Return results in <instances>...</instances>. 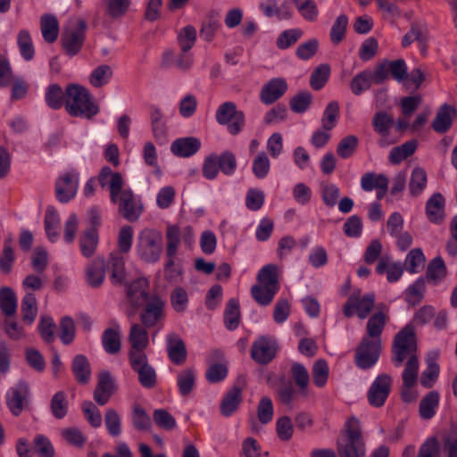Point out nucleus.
Listing matches in <instances>:
<instances>
[{"label":"nucleus","instance_id":"61","mask_svg":"<svg viewBox=\"0 0 457 457\" xmlns=\"http://www.w3.org/2000/svg\"><path fill=\"white\" fill-rule=\"evenodd\" d=\"M130 6V0H105V14L118 19L126 14Z\"/></svg>","mask_w":457,"mask_h":457},{"label":"nucleus","instance_id":"5","mask_svg":"<svg viewBox=\"0 0 457 457\" xmlns=\"http://www.w3.org/2000/svg\"><path fill=\"white\" fill-rule=\"evenodd\" d=\"M136 253L140 260L147 263L159 261L162 253V235L154 228H145L137 236Z\"/></svg>","mask_w":457,"mask_h":457},{"label":"nucleus","instance_id":"50","mask_svg":"<svg viewBox=\"0 0 457 457\" xmlns=\"http://www.w3.org/2000/svg\"><path fill=\"white\" fill-rule=\"evenodd\" d=\"M221 27L220 19L215 14H211L204 21L200 29V37L206 42H211L214 38L217 31Z\"/></svg>","mask_w":457,"mask_h":457},{"label":"nucleus","instance_id":"17","mask_svg":"<svg viewBox=\"0 0 457 457\" xmlns=\"http://www.w3.org/2000/svg\"><path fill=\"white\" fill-rule=\"evenodd\" d=\"M120 213L128 220L135 221L141 214V208L137 206L135 195L129 189H120L117 197Z\"/></svg>","mask_w":457,"mask_h":457},{"label":"nucleus","instance_id":"21","mask_svg":"<svg viewBox=\"0 0 457 457\" xmlns=\"http://www.w3.org/2000/svg\"><path fill=\"white\" fill-rule=\"evenodd\" d=\"M114 392V384L109 371H102L94 391V400L99 405H105Z\"/></svg>","mask_w":457,"mask_h":457},{"label":"nucleus","instance_id":"31","mask_svg":"<svg viewBox=\"0 0 457 457\" xmlns=\"http://www.w3.org/2000/svg\"><path fill=\"white\" fill-rule=\"evenodd\" d=\"M439 398V393L434 390L421 399L419 406V413L421 419L430 420L435 416L438 409Z\"/></svg>","mask_w":457,"mask_h":457},{"label":"nucleus","instance_id":"32","mask_svg":"<svg viewBox=\"0 0 457 457\" xmlns=\"http://www.w3.org/2000/svg\"><path fill=\"white\" fill-rule=\"evenodd\" d=\"M290 372L295 386L299 388V394L303 396H307V389L310 382L307 369L302 363L294 362L291 366Z\"/></svg>","mask_w":457,"mask_h":457},{"label":"nucleus","instance_id":"55","mask_svg":"<svg viewBox=\"0 0 457 457\" xmlns=\"http://www.w3.org/2000/svg\"><path fill=\"white\" fill-rule=\"evenodd\" d=\"M219 170L226 176H231L237 170V158L231 151H224L217 154Z\"/></svg>","mask_w":457,"mask_h":457},{"label":"nucleus","instance_id":"30","mask_svg":"<svg viewBox=\"0 0 457 457\" xmlns=\"http://www.w3.org/2000/svg\"><path fill=\"white\" fill-rule=\"evenodd\" d=\"M98 242V232H96L94 228L85 229L79 238L81 254L86 258L93 256L97 248Z\"/></svg>","mask_w":457,"mask_h":457},{"label":"nucleus","instance_id":"48","mask_svg":"<svg viewBox=\"0 0 457 457\" xmlns=\"http://www.w3.org/2000/svg\"><path fill=\"white\" fill-rule=\"evenodd\" d=\"M419 359L412 355L408 358L404 370L402 374L403 384L404 386H414L418 379Z\"/></svg>","mask_w":457,"mask_h":457},{"label":"nucleus","instance_id":"1","mask_svg":"<svg viewBox=\"0 0 457 457\" xmlns=\"http://www.w3.org/2000/svg\"><path fill=\"white\" fill-rule=\"evenodd\" d=\"M387 320V315L382 311L374 312L369 319L367 336L362 337L354 354L355 364L361 370L370 369L378 362L382 350L381 335Z\"/></svg>","mask_w":457,"mask_h":457},{"label":"nucleus","instance_id":"10","mask_svg":"<svg viewBox=\"0 0 457 457\" xmlns=\"http://www.w3.org/2000/svg\"><path fill=\"white\" fill-rule=\"evenodd\" d=\"M375 304L374 293H369L362 296L359 294H352L344 305L343 312L347 318L353 316L354 311L361 320L366 319Z\"/></svg>","mask_w":457,"mask_h":457},{"label":"nucleus","instance_id":"57","mask_svg":"<svg viewBox=\"0 0 457 457\" xmlns=\"http://www.w3.org/2000/svg\"><path fill=\"white\" fill-rule=\"evenodd\" d=\"M372 83L370 71L365 70L353 78L350 88L353 95L360 96L363 91L369 89Z\"/></svg>","mask_w":457,"mask_h":457},{"label":"nucleus","instance_id":"56","mask_svg":"<svg viewBox=\"0 0 457 457\" xmlns=\"http://www.w3.org/2000/svg\"><path fill=\"white\" fill-rule=\"evenodd\" d=\"M347 25L348 18L345 14H340L336 19L329 33L330 40L334 45H338L344 40L345 37Z\"/></svg>","mask_w":457,"mask_h":457},{"label":"nucleus","instance_id":"35","mask_svg":"<svg viewBox=\"0 0 457 457\" xmlns=\"http://www.w3.org/2000/svg\"><path fill=\"white\" fill-rule=\"evenodd\" d=\"M21 313L22 320L27 325H31L37 313V299L33 293H27L21 304Z\"/></svg>","mask_w":457,"mask_h":457},{"label":"nucleus","instance_id":"44","mask_svg":"<svg viewBox=\"0 0 457 457\" xmlns=\"http://www.w3.org/2000/svg\"><path fill=\"white\" fill-rule=\"evenodd\" d=\"M69 410V402L67 395L63 391L56 392L50 402V411L53 416L57 420L63 419Z\"/></svg>","mask_w":457,"mask_h":457},{"label":"nucleus","instance_id":"52","mask_svg":"<svg viewBox=\"0 0 457 457\" xmlns=\"http://www.w3.org/2000/svg\"><path fill=\"white\" fill-rule=\"evenodd\" d=\"M330 75V67L328 64L319 65L310 77V85L314 90H320L328 82Z\"/></svg>","mask_w":457,"mask_h":457},{"label":"nucleus","instance_id":"42","mask_svg":"<svg viewBox=\"0 0 457 457\" xmlns=\"http://www.w3.org/2000/svg\"><path fill=\"white\" fill-rule=\"evenodd\" d=\"M103 347L106 353L115 354L120 351V335L117 328H106L102 335Z\"/></svg>","mask_w":457,"mask_h":457},{"label":"nucleus","instance_id":"28","mask_svg":"<svg viewBox=\"0 0 457 457\" xmlns=\"http://www.w3.org/2000/svg\"><path fill=\"white\" fill-rule=\"evenodd\" d=\"M445 198L441 193H435L426 204V214L434 223H441L444 219Z\"/></svg>","mask_w":457,"mask_h":457},{"label":"nucleus","instance_id":"45","mask_svg":"<svg viewBox=\"0 0 457 457\" xmlns=\"http://www.w3.org/2000/svg\"><path fill=\"white\" fill-rule=\"evenodd\" d=\"M278 290V288L266 287L265 286L255 284L251 288V294L258 304L267 306L273 301Z\"/></svg>","mask_w":457,"mask_h":457},{"label":"nucleus","instance_id":"15","mask_svg":"<svg viewBox=\"0 0 457 457\" xmlns=\"http://www.w3.org/2000/svg\"><path fill=\"white\" fill-rule=\"evenodd\" d=\"M29 396V386L21 381L12 386L6 395V405L12 415L19 416L24 410Z\"/></svg>","mask_w":457,"mask_h":457},{"label":"nucleus","instance_id":"23","mask_svg":"<svg viewBox=\"0 0 457 457\" xmlns=\"http://www.w3.org/2000/svg\"><path fill=\"white\" fill-rule=\"evenodd\" d=\"M110 179V196L112 203H117L119 192L123 185L122 177L118 172H112V169L108 166L103 167L98 176V180L101 187H105Z\"/></svg>","mask_w":457,"mask_h":457},{"label":"nucleus","instance_id":"7","mask_svg":"<svg viewBox=\"0 0 457 457\" xmlns=\"http://www.w3.org/2000/svg\"><path fill=\"white\" fill-rule=\"evenodd\" d=\"M132 370L137 373L139 384L146 388L152 389L157 385V373L155 369L149 364L145 353L134 354L129 358Z\"/></svg>","mask_w":457,"mask_h":457},{"label":"nucleus","instance_id":"25","mask_svg":"<svg viewBox=\"0 0 457 457\" xmlns=\"http://www.w3.org/2000/svg\"><path fill=\"white\" fill-rule=\"evenodd\" d=\"M105 261L102 257H96L86 269V279L92 287H100L105 278Z\"/></svg>","mask_w":457,"mask_h":457},{"label":"nucleus","instance_id":"16","mask_svg":"<svg viewBox=\"0 0 457 457\" xmlns=\"http://www.w3.org/2000/svg\"><path fill=\"white\" fill-rule=\"evenodd\" d=\"M223 360V353L219 349L211 351L207 362L209 366L205 372V378L210 383H219L224 380L228 375V367L226 362H218Z\"/></svg>","mask_w":457,"mask_h":457},{"label":"nucleus","instance_id":"13","mask_svg":"<svg viewBox=\"0 0 457 457\" xmlns=\"http://www.w3.org/2000/svg\"><path fill=\"white\" fill-rule=\"evenodd\" d=\"M79 187V174L69 171L60 176L55 182V195L62 204H67L73 199Z\"/></svg>","mask_w":457,"mask_h":457},{"label":"nucleus","instance_id":"8","mask_svg":"<svg viewBox=\"0 0 457 457\" xmlns=\"http://www.w3.org/2000/svg\"><path fill=\"white\" fill-rule=\"evenodd\" d=\"M393 385V378L386 373L379 374L371 383L367 399L370 405L375 408L384 406L388 398Z\"/></svg>","mask_w":457,"mask_h":457},{"label":"nucleus","instance_id":"29","mask_svg":"<svg viewBox=\"0 0 457 457\" xmlns=\"http://www.w3.org/2000/svg\"><path fill=\"white\" fill-rule=\"evenodd\" d=\"M149 113L154 137L156 140L164 139L167 136L168 128L167 120L162 110L157 106L152 105L149 109Z\"/></svg>","mask_w":457,"mask_h":457},{"label":"nucleus","instance_id":"46","mask_svg":"<svg viewBox=\"0 0 457 457\" xmlns=\"http://www.w3.org/2000/svg\"><path fill=\"white\" fill-rule=\"evenodd\" d=\"M340 109L339 104L337 101H331L326 106L322 118L321 127L327 131L332 130L337 123L339 118Z\"/></svg>","mask_w":457,"mask_h":457},{"label":"nucleus","instance_id":"11","mask_svg":"<svg viewBox=\"0 0 457 457\" xmlns=\"http://www.w3.org/2000/svg\"><path fill=\"white\" fill-rule=\"evenodd\" d=\"M149 282L145 278H139L130 283L127 287V298L131 309L127 311V315H135L138 308L149 301Z\"/></svg>","mask_w":457,"mask_h":457},{"label":"nucleus","instance_id":"14","mask_svg":"<svg viewBox=\"0 0 457 457\" xmlns=\"http://www.w3.org/2000/svg\"><path fill=\"white\" fill-rule=\"evenodd\" d=\"M86 22L79 20L75 29L66 30L62 37V46L69 55L77 54L84 43Z\"/></svg>","mask_w":457,"mask_h":457},{"label":"nucleus","instance_id":"12","mask_svg":"<svg viewBox=\"0 0 457 457\" xmlns=\"http://www.w3.org/2000/svg\"><path fill=\"white\" fill-rule=\"evenodd\" d=\"M164 306L165 303L159 295H152L140 313L142 325L150 328L161 322L164 319Z\"/></svg>","mask_w":457,"mask_h":457},{"label":"nucleus","instance_id":"36","mask_svg":"<svg viewBox=\"0 0 457 457\" xmlns=\"http://www.w3.org/2000/svg\"><path fill=\"white\" fill-rule=\"evenodd\" d=\"M60 219L57 211L48 206L45 216V230L50 241L55 242L59 237Z\"/></svg>","mask_w":457,"mask_h":457},{"label":"nucleus","instance_id":"33","mask_svg":"<svg viewBox=\"0 0 457 457\" xmlns=\"http://www.w3.org/2000/svg\"><path fill=\"white\" fill-rule=\"evenodd\" d=\"M40 28L43 38L47 43H54L59 33V23L55 16L44 14L40 18Z\"/></svg>","mask_w":457,"mask_h":457},{"label":"nucleus","instance_id":"40","mask_svg":"<svg viewBox=\"0 0 457 457\" xmlns=\"http://www.w3.org/2000/svg\"><path fill=\"white\" fill-rule=\"evenodd\" d=\"M240 323L239 303L237 299L228 300L224 312V325L228 330H235Z\"/></svg>","mask_w":457,"mask_h":457},{"label":"nucleus","instance_id":"59","mask_svg":"<svg viewBox=\"0 0 457 457\" xmlns=\"http://www.w3.org/2000/svg\"><path fill=\"white\" fill-rule=\"evenodd\" d=\"M439 375V365L432 358L427 360V368L421 373L420 384L426 388L433 386Z\"/></svg>","mask_w":457,"mask_h":457},{"label":"nucleus","instance_id":"49","mask_svg":"<svg viewBox=\"0 0 457 457\" xmlns=\"http://www.w3.org/2000/svg\"><path fill=\"white\" fill-rule=\"evenodd\" d=\"M132 425L139 431H148L152 428V420L145 410L139 404H136L132 411Z\"/></svg>","mask_w":457,"mask_h":457},{"label":"nucleus","instance_id":"37","mask_svg":"<svg viewBox=\"0 0 457 457\" xmlns=\"http://www.w3.org/2000/svg\"><path fill=\"white\" fill-rule=\"evenodd\" d=\"M108 265L111 270L112 282L116 284L123 283L126 277L123 257L119 253H112L109 256Z\"/></svg>","mask_w":457,"mask_h":457},{"label":"nucleus","instance_id":"39","mask_svg":"<svg viewBox=\"0 0 457 457\" xmlns=\"http://www.w3.org/2000/svg\"><path fill=\"white\" fill-rule=\"evenodd\" d=\"M66 90L57 84L50 85L45 94V100L46 104L53 110H59L63 105L65 106Z\"/></svg>","mask_w":457,"mask_h":457},{"label":"nucleus","instance_id":"19","mask_svg":"<svg viewBox=\"0 0 457 457\" xmlns=\"http://www.w3.org/2000/svg\"><path fill=\"white\" fill-rule=\"evenodd\" d=\"M287 90V83L282 78L271 79L263 86L260 93L262 104H271L278 100Z\"/></svg>","mask_w":457,"mask_h":457},{"label":"nucleus","instance_id":"47","mask_svg":"<svg viewBox=\"0 0 457 457\" xmlns=\"http://www.w3.org/2000/svg\"><path fill=\"white\" fill-rule=\"evenodd\" d=\"M179 392L182 396L188 395L195 386V372L193 369L180 371L177 378Z\"/></svg>","mask_w":457,"mask_h":457},{"label":"nucleus","instance_id":"4","mask_svg":"<svg viewBox=\"0 0 457 457\" xmlns=\"http://www.w3.org/2000/svg\"><path fill=\"white\" fill-rule=\"evenodd\" d=\"M417 355V339L414 327L407 324L393 339L391 361L395 367H401L405 360Z\"/></svg>","mask_w":457,"mask_h":457},{"label":"nucleus","instance_id":"38","mask_svg":"<svg viewBox=\"0 0 457 457\" xmlns=\"http://www.w3.org/2000/svg\"><path fill=\"white\" fill-rule=\"evenodd\" d=\"M0 309L6 317L15 314L17 310V297L14 291L8 287L0 289Z\"/></svg>","mask_w":457,"mask_h":457},{"label":"nucleus","instance_id":"2","mask_svg":"<svg viewBox=\"0 0 457 457\" xmlns=\"http://www.w3.org/2000/svg\"><path fill=\"white\" fill-rule=\"evenodd\" d=\"M65 110L72 117L88 120L100 111L89 90L78 84H69L66 87Z\"/></svg>","mask_w":457,"mask_h":457},{"label":"nucleus","instance_id":"20","mask_svg":"<svg viewBox=\"0 0 457 457\" xmlns=\"http://www.w3.org/2000/svg\"><path fill=\"white\" fill-rule=\"evenodd\" d=\"M146 328L144 325L135 323L131 326L129 341L131 345L129 352V358L134 354L145 353L144 350L149 344V337Z\"/></svg>","mask_w":457,"mask_h":457},{"label":"nucleus","instance_id":"43","mask_svg":"<svg viewBox=\"0 0 457 457\" xmlns=\"http://www.w3.org/2000/svg\"><path fill=\"white\" fill-rule=\"evenodd\" d=\"M427 173L424 169L416 167L412 170L410 182L409 190L412 196H419L427 187Z\"/></svg>","mask_w":457,"mask_h":457},{"label":"nucleus","instance_id":"54","mask_svg":"<svg viewBox=\"0 0 457 457\" xmlns=\"http://www.w3.org/2000/svg\"><path fill=\"white\" fill-rule=\"evenodd\" d=\"M312 102V94L309 91H301L290 99L289 105L292 112L303 113L309 109Z\"/></svg>","mask_w":457,"mask_h":457},{"label":"nucleus","instance_id":"63","mask_svg":"<svg viewBox=\"0 0 457 457\" xmlns=\"http://www.w3.org/2000/svg\"><path fill=\"white\" fill-rule=\"evenodd\" d=\"M195 40L196 29L191 25L182 28L178 35L179 45L184 53H187L193 47Z\"/></svg>","mask_w":457,"mask_h":457},{"label":"nucleus","instance_id":"62","mask_svg":"<svg viewBox=\"0 0 457 457\" xmlns=\"http://www.w3.org/2000/svg\"><path fill=\"white\" fill-rule=\"evenodd\" d=\"M17 41L20 53L23 59L26 61L32 60L35 54V50L29 31L25 29L21 30L18 34Z\"/></svg>","mask_w":457,"mask_h":457},{"label":"nucleus","instance_id":"51","mask_svg":"<svg viewBox=\"0 0 457 457\" xmlns=\"http://www.w3.org/2000/svg\"><path fill=\"white\" fill-rule=\"evenodd\" d=\"M112 76L111 66L103 64L96 67L89 76V82L95 87H101L109 83Z\"/></svg>","mask_w":457,"mask_h":457},{"label":"nucleus","instance_id":"53","mask_svg":"<svg viewBox=\"0 0 457 457\" xmlns=\"http://www.w3.org/2000/svg\"><path fill=\"white\" fill-rule=\"evenodd\" d=\"M394 124L393 118L386 112H377L372 119V125L375 132L381 137H387L391 127Z\"/></svg>","mask_w":457,"mask_h":457},{"label":"nucleus","instance_id":"3","mask_svg":"<svg viewBox=\"0 0 457 457\" xmlns=\"http://www.w3.org/2000/svg\"><path fill=\"white\" fill-rule=\"evenodd\" d=\"M337 451L339 457H365L366 443L360 420L351 416L345 424V429L337 441Z\"/></svg>","mask_w":457,"mask_h":457},{"label":"nucleus","instance_id":"26","mask_svg":"<svg viewBox=\"0 0 457 457\" xmlns=\"http://www.w3.org/2000/svg\"><path fill=\"white\" fill-rule=\"evenodd\" d=\"M71 371L79 384L86 385L91 378V367L84 354H77L71 361Z\"/></svg>","mask_w":457,"mask_h":457},{"label":"nucleus","instance_id":"9","mask_svg":"<svg viewBox=\"0 0 457 457\" xmlns=\"http://www.w3.org/2000/svg\"><path fill=\"white\" fill-rule=\"evenodd\" d=\"M278 350L277 340L270 336L258 337L251 347V357L259 364H268L275 357Z\"/></svg>","mask_w":457,"mask_h":457},{"label":"nucleus","instance_id":"22","mask_svg":"<svg viewBox=\"0 0 457 457\" xmlns=\"http://www.w3.org/2000/svg\"><path fill=\"white\" fill-rule=\"evenodd\" d=\"M201 142L193 137L178 138L170 145L171 153L178 157H190L199 151Z\"/></svg>","mask_w":457,"mask_h":457},{"label":"nucleus","instance_id":"34","mask_svg":"<svg viewBox=\"0 0 457 457\" xmlns=\"http://www.w3.org/2000/svg\"><path fill=\"white\" fill-rule=\"evenodd\" d=\"M256 278L259 285L279 289L278 270L275 264L263 266L259 270Z\"/></svg>","mask_w":457,"mask_h":457},{"label":"nucleus","instance_id":"27","mask_svg":"<svg viewBox=\"0 0 457 457\" xmlns=\"http://www.w3.org/2000/svg\"><path fill=\"white\" fill-rule=\"evenodd\" d=\"M242 402V388L235 385L227 392L220 403V412L223 416L232 415Z\"/></svg>","mask_w":457,"mask_h":457},{"label":"nucleus","instance_id":"18","mask_svg":"<svg viewBox=\"0 0 457 457\" xmlns=\"http://www.w3.org/2000/svg\"><path fill=\"white\" fill-rule=\"evenodd\" d=\"M166 350L170 361L175 365L185 363L187 356L186 345L177 333H170L166 337Z\"/></svg>","mask_w":457,"mask_h":457},{"label":"nucleus","instance_id":"6","mask_svg":"<svg viewBox=\"0 0 457 457\" xmlns=\"http://www.w3.org/2000/svg\"><path fill=\"white\" fill-rule=\"evenodd\" d=\"M215 119L219 124L227 125L228 133L233 136L239 134L245 126V113L238 111L233 102L221 104L216 111Z\"/></svg>","mask_w":457,"mask_h":457},{"label":"nucleus","instance_id":"41","mask_svg":"<svg viewBox=\"0 0 457 457\" xmlns=\"http://www.w3.org/2000/svg\"><path fill=\"white\" fill-rule=\"evenodd\" d=\"M417 149V141L410 140L400 146L393 147L389 153L388 159L393 164H399L406 158L412 155Z\"/></svg>","mask_w":457,"mask_h":457},{"label":"nucleus","instance_id":"24","mask_svg":"<svg viewBox=\"0 0 457 457\" xmlns=\"http://www.w3.org/2000/svg\"><path fill=\"white\" fill-rule=\"evenodd\" d=\"M456 110L454 107L444 104L437 111L436 115L432 122L433 129L437 133H445L450 129L453 124V117L455 116Z\"/></svg>","mask_w":457,"mask_h":457},{"label":"nucleus","instance_id":"60","mask_svg":"<svg viewBox=\"0 0 457 457\" xmlns=\"http://www.w3.org/2000/svg\"><path fill=\"white\" fill-rule=\"evenodd\" d=\"M358 142V137L354 135L343 137L337 146V154L343 159L350 158L355 153Z\"/></svg>","mask_w":457,"mask_h":457},{"label":"nucleus","instance_id":"58","mask_svg":"<svg viewBox=\"0 0 457 457\" xmlns=\"http://www.w3.org/2000/svg\"><path fill=\"white\" fill-rule=\"evenodd\" d=\"M302 17L308 21H316L319 10L313 0H292Z\"/></svg>","mask_w":457,"mask_h":457},{"label":"nucleus","instance_id":"64","mask_svg":"<svg viewBox=\"0 0 457 457\" xmlns=\"http://www.w3.org/2000/svg\"><path fill=\"white\" fill-rule=\"evenodd\" d=\"M387 66L389 76L397 82H402L408 78V68L403 59L385 61Z\"/></svg>","mask_w":457,"mask_h":457}]
</instances>
